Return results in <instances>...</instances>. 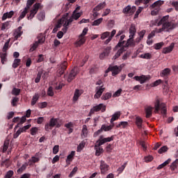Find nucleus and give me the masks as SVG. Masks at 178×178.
Wrapping results in <instances>:
<instances>
[{
  "label": "nucleus",
  "mask_w": 178,
  "mask_h": 178,
  "mask_svg": "<svg viewBox=\"0 0 178 178\" xmlns=\"http://www.w3.org/2000/svg\"><path fill=\"white\" fill-rule=\"evenodd\" d=\"M169 16L163 17L157 23V26H162L161 29L156 30L157 33H162V31H171L177 27V24L169 22Z\"/></svg>",
  "instance_id": "obj_1"
},
{
  "label": "nucleus",
  "mask_w": 178,
  "mask_h": 178,
  "mask_svg": "<svg viewBox=\"0 0 178 178\" xmlns=\"http://www.w3.org/2000/svg\"><path fill=\"white\" fill-rule=\"evenodd\" d=\"M58 120H59V119L58 118H51L49 123H47L45 124L44 130H46V131H49V130H52V128L55 127V126L57 129H59V127H60L61 125L60 124H59Z\"/></svg>",
  "instance_id": "obj_2"
},
{
  "label": "nucleus",
  "mask_w": 178,
  "mask_h": 178,
  "mask_svg": "<svg viewBox=\"0 0 178 178\" xmlns=\"http://www.w3.org/2000/svg\"><path fill=\"white\" fill-rule=\"evenodd\" d=\"M154 113H159V111H161V114L166 115L168 112L166 108V104L165 103H161L159 100H156L154 104Z\"/></svg>",
  "instance_id": "obj_3"
},
{
  "label": "nucleus",
  "mask_w": 178,
  "mask_h": 178,
  "mask_svg": "<svg viewBox=\"0 0 178 178\" xmlns=\"http://www.w3.org/2000/svg\"><path fill=\"white\" fill-rule=\"evenodd\" d=\"M44 42H45V37H44V35L41 33L38 36V41H35V42L31 45L29 52H34V51L38 48V45H42Z\"/></svg>",
  "instance_id": "obj_4"
},
{
  "label": "nucleus",
  "mask_w": 178,
  "mask_h": 178,
  "mask_svg": "<svg viewBox=\"0 0 178 178\" xmlns=\"http://www.w3.org/2000/svg\"><path fill=\"white\" fill-rule=\"evenodd\" d=\"M111 141H113V136L111 137L104 138V136L102 135L99 136L98 140L96 142L95 147H101V145H104L106 143H111Z\"/></svg>",
  "instance_id": "obj_5"
},
{
  "label": "nucleus",
  "mask_w": 178,
  "mask_h": 178,
  "mask_svg": "<svg viewBox=\"0 0 178 178\" xmlns=\"http://www.w3.org/2000/svg\"><path fill=\"white\" fill-rule=\"evenodd\" d=\"M40 5L41 4L40 3H35L33 5V9L31 10L29 14L27 15L28 20H31L34 18V17L35 16V15H37V13L38 12V9H40Z\"/></svg>",
  "instance_id": "obj_6"
},
{
  "label": "nucleus",
  "mask_w": 178,
  "mask_h": 178,
  "mask_svg": "<svg viewBox=\"0 0 178 178\" xmlns=\"http://www.w3.org/2000/svg\"><path fill=\"white\" fill-rule=\"evenodd\" d=\"M69 15V13H66L65 15H63V17L58 21V25L63 24V33H66L67 31V29H69V25H67V22L69 20L67 19V16Z\"/></svg>",
  "instance_id": "obj_7"
},
{
  "label": "nucleus",
  "mask_w": 178,
  "mask_h": 178,
  "mask_svg": "<svg viewBox=\"0 0 178 178\" xmlns=\"http://www.w3.org/2000/svg\"><path fill=\"white\" fill-rule=\"evenodd\" d=\"M99 111H102V112H105V111H106V106L104 104H99V105L93 106L90 109L88 116H91V115H93L95 112H99Z\"/></svg>",
  "instance_id": "obj_8"
},
{
  "label": "nucleus",
  "mask_w": 178,
  "mask_h": 178,
  "mask_svg": "<svg viewBox=\"0 0 178 178\" xmlns=\"http://www.w3.org/2000/svg\"><path fill=\"white\" fill-rule=\"evenodd\" d=\"M79 74V67H74V68L70 71L68 78L67 79L68 83H72L73 80L76 79V76Z\"/></svg>",
  "instance_id": "obj_9"
},
{
  "label": "nucleus",
  "mask_w": 178,
  "mask_h": 178,
  "mask_svg": "<svg viewBox=\"0 0 178 178\" xmlns=\"http://www.w3.org/2000/svg\"><path fill=\"white\" fill-rule=\"evenodd\" d=\"M83 15V13H76L74 11L72 15L69 18V15H67V26H69L71 23H73L74 20H78Z\"/></svg>",
  "instance_id": "obj_10"
},
{
  "label": "nucleus",
  "mask_w": 178,
  "mask_h": 178,
  "mask_svg": "<svg viewBox=\"0 0 178 178\" xmlns=\"http://www.w3.org/2000/svg\"><path fill=\"white\" fill-rule=\"evenodd\" d=\"M104 91H105V88H104V86L96 87V93L94 95V98L95 99L101 98V95H102Z\"/></svg>",
  "instance_id": "obj_11"
},
{
  "label": "nucleus",
  "mask_w": 178,
  "mask_h": 178,
  "mask_svg": "<svg viewBox=\"0 0 178 178\" xmlns=\"http://www.w3.org/2000/svg\"><path fill=\"white\" fill-rule=\"evenodd\" d=\"M100 170L102 175H105V173L109 170V165L105 163L104 161H100Z\"/></svg>",
  "instance_id": "obj_12"
},
{
  "label": "nucleus",
  "mask_w": 178,
  "mask_h": 178,
  "mask_svg": "<svg viewBox=\"0 0 178 178\" xmlns=\"http://www.w3.org/2000/svg\"><path fill=\"white\" fill-rule=\"evenodd\" d=\"M109 70L112 72V76H117V74H119L120 72L122 71V67H120L118 65H110Z\"/></svg>",
  "instance_id": "obj_13"
},
{
  "label": "nucleus",
  "mask_w": 178,
  "mask_h": 178,
  "mask_svg": "<svg viewBox=\"0 0 178 178\" xmlns=\"http://www.w3.org/2000/svg\"><path fill=\"white\" fill-rule=\"evenodd\" d=\"M134 38L129 37L127 42L123 44L122 48L125 49V48H128V47H135L136 43L134 42Z\"/></svg>",
  "instance_id": "obj_14"
},
{
  "label": "nucleus",
  "mask_w": 178,
  "mask_h": 178,
  "mask_svg": "<svg viewBox=\"0 0 178 178\" xmlns=\"http://www.w3.org/2000/svg\"><path fill=\"white\" fill-rule=\"evenodd\" d=\"M125 38H126V35H122L120 36L118 43L114 48V51H117L118 48H120L121 47H123L124 44H126V40H124Z\"/></svg>",
  "instance_id": "obj_15"
},
{
  "label": "nucleus",
  "mask_w": 178,
  "mask_h": 178,
  "mask_svg": "<svg viewBox=\"0 0 178 178\" xmlns=\"http://www.w3.org/2000/svg\"><path fill=\"white\" fill-rule=\"evenodd\" d=\"M74 155H76V152L72 151V152H71V153L67 156V159H66L67 165L65 166V168L67 167V166H69V165H70V163H71L72 161H73V158H74Z\"/></svg>",
  "instance_id": "obj_16"
},
{
  "label": "nucleus",
  "mask_w": 178,
  "mask_h": 178,
  "mask_svg": "<svg viewBox=\"0 0 178 178\" xmlns=\"http://www.w3.org/2000/svg\"><path fill=\"white\" fill-rule=\"evenodd\" d=\"M111 49H112V48L111 47H106L104 50V51L102 54H100L99 58L104 59V58H105V56H108V55H109V54H111Z\"/></svg>",
  "instance_id": "obj_17"
},
{
  "label": "nucleus",
  "mask_w": 178,
  "mask_h": 178,
  "mask_svg": "<svg viewBox=\"0 0 178 178\" xmlns=\"http://www.w3.org/2000/svg\"><path fill=\"white\" fill-rule=\"evenodd\" d=\"M14 15L15 12L12 10L9 13H5L1 17V20L3 22L6 20V19H10Z\"/></svg>",
  "instance_id": "obj_18"
},
{
  "label": "nucleus",
  "mask_w": 178,
  "mask_h": 178,
  "mask_svg": "<svg viewBox=\"0 0 178 178\" xmlns=\"http://www.w3.org/2000/svg\"><path fill=\"white\" fill-rule=\"evenodd\" d=\"M22 26H19L18 29H16L15 32V39L19 40L20 37H22V34H23V31H22Z\"/></svg>",
  "instance_id": "obj_19"
},
{
  "label": "nucleus",
  "mask_w": 178,
  "mask_h": 178,
  "mask_svg": "<svg viewBox=\"0 0 178 178\" xmlns=\"http://www.w3.org/2000/svg\"><path fill=\"white\" fill-rule=\"evenodd\" d=\"M136 32L137 30L136 29V26H134V24H131L129 28V37H131V38H134Z\"/></svg>",
  "instance_id": "obj_20"
},
{
  "label": "nucleus",
  "mask_w": 178,
  "mask_h": 178,
  "mask_svg": "<svg viewBox=\"0 0 178 178\" xmlns=\"http://www.w3.org/2000/svg\"><path fill=\"white\" fill-rule=\"evenodd\" d=\"M170 72H171L170 68H165L161 72L160 76L161 77H165V79H166V77H168V76L170 74Z\"/></svg>",
  "instance_id": "obj_21"
},
{
  "label": "nucleus",
  "mask_w": 178,
  "mask_h": 178,
  "mask_svg": "<svg viewBox=\"0 0 178 178\" xmlns=\"http://www.w3.org/2000/svg\"><path fill=\"white\" fill-rule=\"evenodd\" d=\"M40 99V94L35 93L32 98V100L31 102V105L32 106H34L37 104V102Z\"/></svg>",
  "instance_id": "obj_22"
},
{
  "label": "nucleus",
  "mask_w": 178,
  "mask_h": 178,
  "mask_svg": "<svg viewBox=\"0 0 178 178\" xmlns=\"http://www.w3.org/2000/svg\"><path fill=\"white\" fill-rule=\"evenodd\" d=\"M0 58L1 60L2 65H5V62L8 60V54L6 52H1L0 53Z\"/></svg>",
  "instance_id": "obj_23"
},
{
  "label": "nucleus",
  "mask_w": 178,
  "mask_h": 178,
  "mask_svg": "<svg viewBox=\"0 0 178 178\" xmlns=\"http://www.w3.org/2000/svg\"><path fill=\"white\" fill-rule=\"evenodd\" d=\"M106 6V3L105 1L100 3L99 5H97L95 8H93V11L99 12V10L104 9V8H105Z\"/></svg>",
  "instance_id": "obj_24"
},
{
  "label": "nucleus",
  "mask_w": 178,
  "mask_h": 178,
  "mask_svg": "<svg viewBox=\"0 0 178 178\" xmlns=\"http://www.w3.org/2000/svg\"><path fill=\"white\" fill-rule=\"evenodd\" d=\"M122 113H120V111H117L115 112L111 117V119L110 120L111 123H113V122H115V120H118L119 118H120V115Z\"/></svg>",
  "instance_id": "obj_25"
},
{
  "label": "nucleus",
  "mask_w": 178,
  "mask_h": 178,
  "mask_svg": "<svg viewBox=\"0 0 178 178\" xmlns=\"http://www.w3.org/2000/svg\"><path fill=\"white\" fill-rule=\"evenodd\" d=\"M173 48H175V44L172 43L169 47L163 49V54H170L173 51Z\"/></svg>",
  "instance_id": "obj_26"
},
{
  "label": "nucleus",
  "mask_w": 178,
  "mask_h": 178,
  "mask_svg": "<svg viewBox=\"0 0 178 178\" xmlns=\"http://www.w3.org/2000/svg\"><path fill=\"white\" fill-rule=\"evenodd\" d=\"M126 51V49L124 47H121L120 49L118 50L115 55L113 57L114 60L118 59L124 52Z\"/></svg>",
  "instance_id": "obj_27"
},
{
  "label": "nucleus",
  "mask_w": 178,
  "mask_h": 178,
  "mask_svg": "<svg viewBox=\"0 0 178 178\" xmlns=\"http://www.w3.org/2000/svg\"><path fill=\"white\" fill-rule=\"evenodd\" d=\"M162 5H163V1L159 0L156 2H154L152 5V8H155L156 9H160L161 6H162Z\"/></svg>",
  "instance_id": "obj_28"
},
{
  "label": "nucleus",
  "mask_w": 178,
  "mask_h": 178,
  "mask_svg": "<svg viewBox=\"0 0 178 178\" xmlns=\"http://www.w3.org/2000/svg\"><path fill=\"white\" fill-rule=\"evenodd\" d=\"M136 124L138 129H143V119L140 117H136Z\"/></svg>",
  "instance_id": "obj_29"
},
{
  "label": "nucleus",
  "mask_w": 178,
  "mask_h": 178,
  "mask_svg": "<svg viewBox=\"0 0 178 178\" xmlns=\"http://www.w3.org/2000/svg\"><path fill=\"white\" fill-rule=\"evenodd\" d=\"M79 40L75 42L76 47H81L86 42V38L79 36Z\"/></svg>",
  "instance_id": "obj_30"
},
{
  "label": "nucleus",
  "mask_w": 178,
  "mask_h": 178,
  "mask_svg": "<svg viewBox=\"0 0 178 178\" xmlns=\"http://www.w3.org/2000/svg\"><path fill=\"white\" fill-rule=\"evenodd\" d=\"M29 12V8H26L24 9V10L22 12L21 15L18 17V22H20L22 19H24L26 17V15H27Z\"/></svg>",
  "instance_id": "obj_31"
},
{
  "label": "nucleus",
  "mask_w": 178,
  "mask_h": 178,
  "mask_svg": "<svg viewBox=\"0 0 178 178\" xmlns=\"http://www.w3.org/2000/svg\"><path fill=\"white\" fill-rule=\"evenodd\" d=\"M29 166V163H24L21 168H19L17 170V173H18V175H22V173H23V172H24V170L27 168V167Z\"/></svg>",
  "instance_id": "obj_32"
},
{
  "label": "nucleus",
  "mask_w": 178,
  "mask_h": 178,
  "mask_svg": "<svg viewBox=\"0 0 178 178\" xmlns=\"http://www.w3.org/2000/svg\"><path fill=\"white\" fill-rule=\"evenodd\" d=\"M152 109L153 108L151 106H147L145 108L146 118H151L152 116Z\"/></svg>",
  "instance_id": "obj_33"
},
{
  "label": "nucleus",
  "mask_w": 178,
  "mask_h": 178,
  "mask_svg": "<svg viewBox=\"0 0 178 178\" xmlns=\"http://www.w3.org/2000/svg\"><path fill=\"white\" fill-rule=\"evenodd\" d=\"M66 69H67V62L64 61L61 65H60V74H63V73H65V70H66Z\"/></svg>",
  "instance_id": "obj_34"
},
{
  "label": "nucleus",
  "mask_w": 178,
  "mask_h": 178,
  "mask_svg": "<svg viewBox=\"0 0 178 178\" xmlns=\"http://www.w3.org/2000/svg\"><path fill=\"white\" fill-rule=\"evenodd\" d=\"M80 95H81V92H80V90L76 89L74 91L73 100L77 101V99H79V97H80Z\"/></svg>",
  "instance_id": "obj_35"
},
{
  "label": "nucleus",
  "mask_w": 178,
  "mask_h": 178,
  "mask_svg": "<svg viewBox=\"0 0 178 178\" xmlns=\"http://www.w3.org/2000/svg\"><path fill=\"white\" fill-rule=\"evenodd\" d=\"M151 0H136L135 1V5H137V6H140L141 3H144L145 5H147L149 3V1Z\"/></svg>",
  "instance_id": "obj_36"
},
{
  "label": "nucleus",
  "mask_w": 178,
  "mask_h": 178,
  "mask_svg": "<svg viewBox=\"0 0 178 178\" xmlns=\"http://www.w3.org/2000/svg\"><path fill=\"white\" fill-rule=\"evenodd\" d=\"M111 97H112V93L106 92L102 96V99H103V101H106L108 99H110V98Z\"/></svg>",
  "instance_id": "obj_37"
},
{
  "label": "nucleus",
  "mask_w": 178,
  "mask_h": 178,
  "mask_svg": "<svg viewBox=\"0 0 178 178\" xmlns=\"http://www.w3.org/2000/svg\"><path fill=\"white\" fill-rule=\"evenodd\" d=\"M88 133V129L87 128V125L86 124L83 125L81 136H83V137H87Z\"/></svg>",
  "instance_id": "obj_38"
},
{
  "label": "nucleus",
  "mask_w": 178,
  "mask_h": 178,
  "mask_svg": "<svg viewBox=\"0 0 178 178\" xmlns=\"http://www.w3.org/2000/svg\"><path fill=\"white\" fill-rule=\"evenodd\" d=\"M20 62H22V60L19 59V58H15L14 60V62L13 63V69H16L17 68V67L19 66V65H20Z\"/></svg>",
  "instance_id": "obj_39"
},
{
  "label": "nucleus",
  "mask_w": 178,
  "mask_h": 178,
  "mask_svg": "<svg viewBox=\"0 0 178 178\" xmlns=\"http://www.w3.org/2000/svg\"><path fill=\"white\" fill-rule=\"evenodd\" d=\"M10 159H6L1 162L2 166L6 165V168H9V166H10Z\"/></svg>",
  "instance_id": "obj_40"
},
{
  "label": "nucleus",
  "mask_w": 178,
  "mask_h": 178,
  "mask_svg": "<svg viewBox=\"0 0 178 178\" xmlns=\"http://www.w3.org/2000/svg\"><path fill=\"white\" fill-rule=\"evenodd\" d=\"M102 20H104V18L101 17L98 19L95 20L92 23V26H99L102 23Z\"/></svg>",
  "instance_id": "obj_41"
},
{
  "label": "nucleus",
  "mask_w": 178,
  "mask_h": 178,
  "mask_svg": "<svg viewBox=\"0 0 178 178\" xmlns=\"http://www.w3.org/2000/svg\"><path fill=\"white\" fill-rule=\"evenodd\" d=\"M86 145V143L84 142H81V143H79V145L77 147V152H81V151H83V149L84 148Z\"/></svg>",
  "instance_id": "obj_42"
},
{
  "label": "nucleus",
  "mask_w": 178,
  "mask_h": 178,
  "mask_svg": "<svg viewBox=\"0 0 178 178\" xmlns=\"http://www.w3.org/2000/svg\"><path fill=\"white\" fill-rule=\"evenodd\" d=\"M178 165V159H177L170 165L171 170H175Z\"/></svg>",
  "instance_id": "obj_43"
},
{
  "label": "nucleus",
  "mask_w": 178,
  "mask_h": 178,
  "mask_svg": "<svg viewBox=\"0 0 178 178\" xmlns=\"http://www.w3.org/2000/svg\"><path fill=\"white\" fill-rule=\"evenodd\" d=\"M38 19L40 22H42L45 19V13L41 12L39 14H38Z\"/></svg>",
  "instance_id": "obj_44"
},
{
  "label": "nucleus",
  "mask_w": 178,
  "mask_h": 178,
  "mask_svg": "<svg viewBox=\"0 0 178 178\" xmlns=\"http://www.w3.org/2000/svg\"><path fill=\"white\" fill-rule=\"evenodd\" d=\"M170 4L175 8L177 12H178V1H170Z\"/></svg>",
  "instance_id": "obj_45"
},
{
  "label": "nucleus",
  "mask_w": 178,
  "mask_h": 178,
  "mask_svg": "<svg viewBox=\"0 0 178 178\" xmlns=\"http://www.w3.org/2000/svg\"><path fill=\"white\" fill-rule=\"evenodd\" d=\"M47 95H49V97H54V88H52V86L49 87L47 90Z\"/></svg>",
  "instance_id": "obj_46"
},
{
  "label": "nucleus",
  "mask_w": 178,
  "mask_h": 178,
  "mask_svg": "<svg viewBox=\"0 0 178 178\" xmlns=\"http://www.w3.org/2000/svg\"><path fill=\"white\" fill-rule=\"evenodd\" d=\"M151 54L145 53L144 54H141L140 58H142L143 59H151Z\"/></svg>",
  "instance_id": "obj_47"
},
{
  "label": "nucleus",
  "mask_w": 178,
  "mask_h": 178,
  "mask_svg": "<svg viewBox=\"0 0 178 178\" xmlns=\"http://www.w3.org/2000/svg\"><path fill=\"white\" fill-rule=\"evenodd\" d=\"M34 2H35V0H28L25 8H26V9H30L31 6L34 4Z\"/></svg>",
  "instance_id": "obj_48"
},
{
  "label": "nucleus",
  "mask_w": 178,
  "mask_h": 178,
  "mask_svg": "<svg viewBox=\"0 0 178 178\" xmlns=\"http://www.w3.org/2000/svg\"><path fill=\"white\" fill-rule=\"evenodd\" d=\"M13 175H15L13 170H8L4 176V178H12V176H13Z\"/></svg>",
  "instance_id": "obj_49"
},
{
  "label": "nucleus",
  "mask_w": 178,
  "mask_h": 178,
  "mask_svg": "<svg viewBox=\"0 0 178 178\" xmlns=\"http://www.w3.org/2000/svg\"><path fill=\"white\" fill-rule=\"evenodd\" d=\"M22 133H24L23 129L22 128H19L15 134H14V138H17L19 135L22 134Z\"/></svg>",
  "instance_id": "obj_50"
},
{
  "label": "nucleus",
  "mask_w": 178,
  "mask_h": 178,
  "mask_svg": "<svg viewBox=\"0 0 178 178\" xmlns=\"http://www.w3.org/2000/svg\"><path fill=\"white\" fill-rule=\"evenodd\" d=\"M102 152H104V149L102 147H97V148H96L95 154L97 156H99Z\"/></svg>",
  "instance_id": "obj_51"
},
{
  "label": "nucleus",
  "mask_w": 178,
  "mask_h": 178,
  "mask_svg": "<svg viewBox=\"0 0 178 178\" xmlns=\"http://www.w3.org/2000/svg\"><path fill=\"white\" fill-rule=\"evenodd\" d=\"M130 55H131V51H127L122 56V60H127V58L130 57Z\"/></svg>",
  "instance_id": "obj_52"
},
{
  "label": "nucleus",
  "mask_w": 178,
  "mask_h": 178,
  "mask_svg": "<svg viewBox=\"0 0 178 178\" xmlns=\"http://www.w3.org/2000/svg\"><path fill=\"white\" fill-rule=\"evenodd\" d=\"M65 84L63 83H56L55 86V90H62Z\"/></svg>",
  "instance_id": "obj_53"
},
{
  "label": "nucleus",
  "mask_w": 178,
  "mask_h": 178,
  "mask_svg": "<svg viewBox=\"0 0 178 178\" xmlns=\"http://www.w3.org/2000/svg\"><path fill=\"white\" fill-rule=\"evenodd\" d=\"M19 99L17 97H13L12 102H11L13 106H17V102H19Z\"/></svg>",
  "instance_id": "obj_54"
},
{
  "label": "nucleus",
  "mask_w": 178,
  "mask_h": 178,
  "mask_svg": "<svg viewBox=\"0 0 178 178\" xmlns=\"http://www.w3.org/2000/svg\"><path fill=\"white\" fill-rule=\"evenodd\" d=\"M147 80H148V76H146L145 75L140 76V84H144V83H145Z\"/></svg>",
  "instance_id": "obj_55"
},
{
  "label": "nucleus",
  "mask_w": 178,
  "mask_h": 178,
  "mask_svg": "<svg viewBox=\"0 0 178 178\" xmlns=\"http://www.w3.org/2000/svg\"><path fill=\"white\" fill-rule=\"evenodd\" d=\"M37 133H38V128H37V127H32L31 129V136H35V134H37Z\"/></svg>",
  "instance_id": "obj_56"
},
{
  "label": "nucleus",
  "mask_w": 178,
  "mask_h": 178,
  "mask_svg": "<svg viewBox=\"0 0 178 178\" xmlns=\"http://www.w3.org/2000/svg\"><path fill=\"white\" fill-rule=\"evenodd\" d=\"M162 83V80L161 79H158L156 81H154L153 83L151 84L152 87H158V86H159V84H161Z\"/></svg>",
  "instance_id": "obj_57"
},
{
  "label": "nucleus",
  "mask_w": 178,
  "mask_h": 178,
  "mask_svg": "<svg viewBox=\"0 0 178 178\" xmlns=\"http://www.w3.org/2000/svg\"><path fill=\"white\" fill-rule=\"evenodd\" d=\"M111 33L106 31V32H104L102 34V36H101V40H105L106 38H108V37H109Z\"/></svg>",
  "instance_id": "obj_58"
},
{
  "label": "nucleus",
  "mask_w": 178,
  "mask_h": 178,
  "mask_svg": "<svg viewBox=\"0 0 178 178\" xmlns=\"http://www.w3.org/2000/svg\"><path fill=\"white\" fill-rule=\"evenodd\" d=\"M163 47V42L156 43L154 44V49H161Z\"/></svg>",
  "instance_id": "obj_59"
},
{
  "label": "nucleus",
  "mask_w": 178,
  "mask_h": 178,
  "mask_svg": "<svg viewBox=\"0 0 178 178\" xmlns=\"http://www.w3.org/2000/svg\"><path fill=\"white\" fill-rule=\"evenodd\" d=\"M8 49H9V41L6 42L4 44L3 47L2 49V52H6V51H8Z\"/></svg>",
  "instance_id": "obj_60"
},
{
  "label": "nucleus",
  "mask_w": 178,
  "mask_h": 178,
  "mask_svg": "<svg viewBox=\"0 0 178 178\" xmlns=\"http://www.w3.org/2000/svg\"><path fill=\"white\" fill-rule=\"evenodd\" d=\"M87 33H88V28L86 27L83 29L82 33L79 35V37H82L83 38H84V36L86 35V34H87Z\"/></svg>",
  "instance_id": "obj_61"
},
{
  "label": "nucleus",
  "mask_w": 178,
  "mask_h": 178,
  "mask_svg": "<svg viewBox=\"0 0 178 178\" xmlns=\"http://www.w3.org/2000/svg\"><path fill=\"white\" fill-rule=\"evenodd\" d=\"M166 151H168V147L163 146L159 149V154H163V152H166Z\"/></svg>",
  "instance_id": "obj_62"
},
{
  "label": "nucleus",
  "mask_w": 178,
  "mask_h": 178,
  "mask_svg": "<svg viewBox=\"0 0 178 178\" xmlns=\"http://www.w3.org/2000/svg\"><path fill=\"white\" fill-rule=\"evenodd\" d=\"M41 76H42V72H39L37 74V76L35 79V83H38L41 80Z\"/></svg>",
  "instance_id": "obj_63"
},
{
  "label": "nucleus",
  "mask_w": 178,
  "mask_h": 178,
  "mask_svg": "<svg viewBox=\"0 0 178 178\" xmlns=\"http://www.w3.org/2000/svg\"><path fill=\"white\" fill-rule=\"evenodd\" d=\"M20 91H21L20 89L15 88L13 90V94L14 95H16V96L19 95H20Z\"/></svg>",
  "instance_id": "obj_64"
}]
</instances>
